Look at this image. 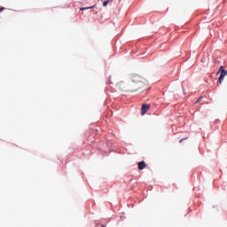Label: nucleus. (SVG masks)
Returning a JSON list of instances; mask_svg holds the SVG:
<instances>
[{"mask_svg": "<svg viewBox=\"0 0 227 227\" xmlns=\"http://www.w3.org/2000/svg\"><path fill=\"white\" fill-rule=\"evenodd\" d=\"M115 86L118 91H136V90H137L134 85L129 84L126 86L123 82H117Z\"/></svg>", "mask_w": 227, "mask_h": 227, "instance_id": "f257e3e1", "label": "nucleus"}, {"mask_svg": "<svg viewBox=\"0 0 227 227\" xmlns=\"http://www.w3.org/2000/svg\"><path fill=\"white\" fill-rule=\"evenodd\" d=\"M220 72H221V74H220L218 81L221 84L223 82V81H224V77H226V75H227V70H224V67L221 66L219 68V71L217 72V75H219Z\"/></svg>", "mask_w": 227, "mask_h": 227, "instance_id": "f03ea898", "label": "nucleus"}, {"mask_svg": "<svg viewBox=\"0 0 227 227\" xmlns=\"http://www.w3.org/2000/svg\"><path fill=\"white\" fill-rule=\"evenodd\" d=\"M148 111H150V105L144 104L141 108L142 116H145Z\"/></svg>", "mask_w": 227, "mask_h": 227, "instance_id": "7ed1b4c3", "label": "nucleus"}, {"mask_svg": "<svg viewBox=\"0 0 227 227\" xmlns=\"http://www.w3.org/2000/svg\"><path fill=\"white\" fill-rule=\"evenodd\" d=\"M137 166H138L139 171H143V169L146 168V163H145V161L142 160L137 163Z\"/></svg>", "mask_w": 227, "mask_h": 227, "instance_id": "20e7f679", "label": "nucleus"}, {"mask_svg": "<svg viewBox=\"0 0 227 227\" xmlns=\"http://www.w3.org/2000/svg\"><path fill=\"white\" fill-rule=\"evenodd\" d=\"M139 79H141V77L139 75H133L132 82H139Z\"/></svg>", "mask_w": 227, "mask_h": 227, "instance_id": "39448f33", "label": "nucleus"}, {"mask_svg": "<svg viewBox=\"0 0 227 227\" xmlns=\"http://www.w3.org/2000/svg\"><path fill=\"white\" fill-rule=\"evenodd\" d=\"M92 8H95V5L90 6V7H82L80 10L82 12L84 10H92Z\"/></svg>", "mask_w": 227, "mask_h": 227, "instance_id": "423d86ee", "label": "nucleus"}, {"mask_svg": "<svg viewBox=\"0 0 227 227\" xmlns=\"http://www.w3.org/2000/svg\"><path fill=\"white\" fill-rule=\"evenodd\" d=\"M107 4H109V1H105V2L103 3V6H107Z\"/></svg>", "mask_w": 227, "mask_h": 227, "instance_id": "0eeeda50", "label": "nucleus"}, {"mask_svg": "<svg viewBox=\"0 0 227 227\" xmlns=\"http://www.w3.org/2000/svg\"><path fill=\"white\" fill-rule=\"evenodd\" d=\"M201 101V98H199L196 101V104H198V102H200Z\"/></svg>", "mask_w": 227, "mask_h": 227, "instance_id": "6e6552de", "label": "nucleus"}, {"mask_svg": "<svg viewBox=\"0 0 227 227\" xmlns=\"http://www.w3.org/2000/svg\"><path fill=\"white\" fill-rule=\"evenodd\" d=\"M185 139H187V138L180 139V140H179V143H182L183 141H185Z\"/></svg>", "mask_w": 227, "mask_h": 227, "instance_id": "1a4fd4ad", "label": "nucleus"}, {"mask_svg": "<svg viewBox=\"0 0 227 227\" xmlns=\"http://www.w3.org/2000/svg\"><path fill=\"white\" fill-rule=\"evenodd\" d=\"M4 7H1L0 8V13H1V12H4Z\"/></svg>", "mask_w": 227, "mask_h": 227, "instance_id": "9d476101", "label": "nucleus"}, {"mask_svg": "<svg viewBox=\"0 0 227 227\" xmlns=\"http://www.w3.org/2000/svg\"><path fill=\"white\" fill-rule=\"evenodd\" d=\"M118 1V3H121V0H117Z\"/></svg>", "mask_w": 227, "mask_h": 227, "instance_id": "9b49d317", "label": "nucleus"}]
</instances>
